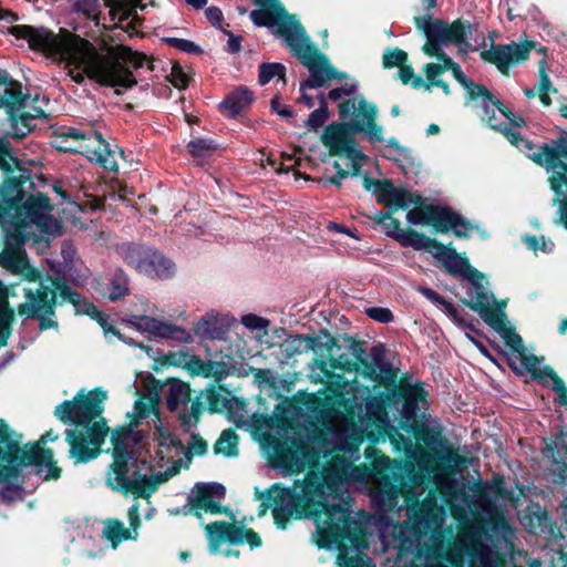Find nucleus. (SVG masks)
I'll use <instances>...</instances> for the list:
<instances>
[{
    "mask_svg": "<svg viewBox=\"0 0 567 567\" xmlns=\"http://www.w3.org/2000/svg\"><path fill=\"white\" fill-rule=\"evenodd\" d=\"M274 522L285 529L291 518H313L317 524L319 548L336 547L340 553L349 548H367L368 540L360 523L341 504H329L323 486L309 482L300 495L293 489L274 484L268 491Z\"/></svg>",
    "mask_w": 567,
    "mask_h": 567,
    "instance_id": "f257e3e1",
    "label": "nucleus"
},
{
    "mask_svg": "<svg viewBox=\"0 0 567 567\" xmlns=\"http://www.w3.org/2000/svg\"><path fill=\"white\" fill-rule=\"evenodd\" d=\"M370 430L365 432L369 446L364 450L367 464L354 468L359 474L355 480L363 476H373L381 481L379 492L380 502L394 507L398 497L402 494L408 483L420 484V476L411 462L395 461L385 456L374 445L386 439L391 442L394 451L401 452L412 446L410 437L402 434L399 429L392 425L386 415L370 419Z\"/></svg>",
    "mask_w": 567,
    "mask_h": 567,
    "instance_id": "f03ea898",
    "label": "nucleus"
},
{
    "mask_svg": "<svg viewBox=\"0 0 567 567\" xmlns=\"http://www.w3.org/2000/svg\"><path fill=\"white\" fill-rule=\"evenodd\" d=\"M107 392L95 388L85 393L80 390L72 400H64L54 409V416L63 424L74 425L65 430L69 457L73 463L84 464L97 458L109 435L110 427L102 414Z\"/></svg>",
    "mask_w": 567,
    "mask_h": 567,
    "instance_id": "7ed1b4c3",
    "label": "nucleus"
},
{
    "mask_svg": "<svg viewBox=\"0 0 567 567\" xmlns=\"http://www.w3.org/2000/svg\"><path fill=\"white\" fill-rule=\"evenodd\" d=\"M340 118L350 121L332 122L326 126L320 140L328 148L329 156L351 159L349 176L361 174V161L368 156L357 146L355 134L362 133L370 143L384 142L383 127L377 123L378 107L362 95L343 100L338 105Z\"/></svg>",
    "mask_w": 567,
    "mask_h": 567,
    "instance_id": "20e7f679",
    "label": "nucleus"
},
{
    "mask_svg": "<svg viewBox=\"0 0 567 567\" xmlns=\"http://www.w3.org/2000/svg\"><path fill=\"white\" fill-rule=\"evenodd\" d=\"M408 518L393 527V543L402 558L439 559L452 540L443 530L444 517L433 502H415Z\"/></svg>",
    "mask_w": 567,
    "mask_h": 567,
    "instance_id": "39448f33",
    "label": "nucleus"
},
{
    "mask_svg": "<svg viewBox=\"0 0 567 567\" xmlns=\"http://www.w3.org/2000/svg\"><path fill=\"white\" fill-rule=\"evenodd\" d=\"M25 185L30 189L35 187L31 171L28 168H19L17 176H8L0 185V225L9 217L22 220L29 226L37 223L44 212L53 208L50 198L43 193L25 198Z\"/></svg>",
    "mask_w": 567,
    "mask_h": 567,
    "instance_id": "423d86ee",
    "label": "nucleus"
},
{
    "mask_svg": "<svg viewBox=\"0 0 567 567\" xmlns=\"http://www.w3.org/2000/svg\"><path fill=\"white\" fill-rule=\"evenodd\" d=\"M84 63L90 80L102 86L116 87V94L121 93L118 87L132 89L137 84L127 64L134 69H141L147 63V69L154 70L153 62L148 61L146 54L133 51L125 45H118L106 54H95Z\"/></svg>",
    "mask_w": 567,
    "mask_h": 567,
    "instance_id": "0eeeda50",
    "label": "nucleus"
},
{
    "mask_svg": "<svg viewBox=\"0 0 567 567\" xmlns=\"http://www.w3.org/2000/svg\"><path fill=\"white\" fill-rule=\"evenodd\" d=\"M113 445V462L110 465L107 476V485L115 492H121L124 495L133 494L137 498H148L154 494L158 486L166 482L165 474L145 475L138 468L133 471V480L128 478L133 452L124 443L123 437L114 434L111 439Z\"/></svg>",
    "mask_w": 567,
    "mask_h": 567,
    "instance_id": "6e6552de",
    "label": "nucleus"
},
{
    "mask_svg": "<svg viewBox=\"0 0 567 567\" xmlns=\"http://www.w3.org/2000/svg\"><path fill=\"white\" fill-rule=\"evenodd\" d=\"M256 9L249 18L258 28L271 29V33L281 39L290 53L296 56L310 37L297 17L290 13L281 0H252Z\"/></svg>",
    "mask_w": 567,
    "mask_h": 567,
    "instance_id": "1a4fd4ad",
    "label": "nucleus"
},
{
    "mask_svg": "<svg viewBox=\"0 0 567 567\" xmlns=\"http://www.w3.org/2000/svg\"><path fill=\"white\" fill-rule=\"evenodd\" d=\"M413 21L417 30L422 31L426 38L422 51L427 56L440 61L439 65L443 72L449 71L456 63L442 50L443 47L464 44L471 48V43L466 40L467 35L472 34L470 21L460 18L452 23H446L441 19H432L431 14L414 17Z\"/></svg>",
    "mask_w": 567,
    "mask_h": 567,
    "instance_id": "9d476101",
    "label": "nucleus"
},
{
    "mask_svg": "<svg viewBox=\"0 0 567 567\" xmlns=\"http://www.w3.org/2000/svg\"><path fill=\"white\" fill-rule=\"evenodd\" d=\"M6 435L3 466L12 467L17 472L9 477H18L21 467L29 465L35 466V474L43 481H58L61 477L62 468L58 465L51 447H39L38 444L21 446L22 435L8 424Z\"/></svg>",
    "mask_w": 567,
    "mask_h": 567,
    "instance_id": "9b49d317",
    "label": "nucleus"
},
{
    "mask_svg": "<svg viewBox=\"0 0 567 567\" xmlns=\"http://www.w3.org/2000/svg\"><path fill=\"white\" fill-rule=\"evenodd\" d=\"M8 32L17 39L27 40L33 51L43 52L60 60H79L82 56L83 47L91 42L79 35L61 39L48 28H35L29 24L11 25Z\"/></svg>",
    "mask_w": 567,
    "mask_h": 567,
    "instance_id": "f8f14e48",
    "label": "nucleus"
},
{
    "mask_svg": "<svg viewBox=\"0 0 567 567\" xmlns=\"http://www.w3.org/2000/svg\"><path fill=\"white\" fill-rule=\"evenodd\" d=\"M116 251L131 268L151 279L167 280L175 275V264L157 248L135 241L118 244Z\"/></svg>",
    "mask_w": 567,
    "mask_h": 567,
    "instance_id": "ddd939ff",
    "label": "nucleus"
},
{
    "mask_svg": "<svg viewBox=\"0 0 567 567\" xmlns=\"http://www.w3.org/2000/svg\"><path fill=\"white\" fill-rule=\"evenodd\" d=\"M205 395L209 413L227 412V414L231 416L237 410L245 408V400L243 398L231 395L230 391L225 385L216 388L214 384H210L207 390H200L193 399L189 412L181 411L178 413V420L185 431H189L190 427L198 424L204 411L202 400Z\"/></svg>",
    "mask_w": 567,
    "mask_h": 567,
    "instance_id": "4468645a",
    "label": "nucleus"
},
{
    "mask_svg": "<svg viewBox=\"0 0 567 567\" xmlns=\"http://www.w3.org/2000/svg\"><path fill=\"white\" fill-rule=\"evenodd\" d=\"M23 296L25 300L17 307V313L23 320H37L40 331L59 328L55 313L59 300L51 293L49 285L41 282L37 288H24Z\"/></svg>",
    "mask_w": 567,
    "mask_h": 567,
    "instance_id": "2eb2a0df",
    "label": "nucleus"
},
{
    "mask_svg": "<svg viewBox=\"0 0 567 567\" xmlns=\"http://www.w3.org/2000/svg\"><path fill=\"white\" fill-rule=\"evenodd\" d=\"M529 158L539 166L553 169L549 184L556 196L564 195V186L567 192V162L563 161L564 158L567 159L566 131L556 140L540 145L537 152L529 155Z\"/></svg>",
    "mask_w": 567,
    "mask_h": 567,
    "instance_id": "dca6fc26",
    "label": "nucleus"
},
{
    "mask_svg": "<svg viewBox=\"0 0 567 567\" xmlns=\"http://www.w3.org/2000/svg\"><path fill=\"white\" fill-rule=\"evenodd\" d=\"M295 58L308 68L310 73V76L302 81V89H318L324 86L330 80L349 79L346 72L339 71L330 63L329 58L317 48L311 39Z\"/></svg>",
    "mask_w": 567,
    "mask_h": 567,
    "instance_id": "f3484780",
    "label": "nucleus"
},
{
    "mask_svg": "<svg viewBox=\"0 0 567 567\" xmlns=\"http://www.w3.org/2000/svg\"><path fill=\"white\" fill-rule=\"evenodd\" d=\"M320 334L326 338L324 350L328 353V360L331 369L344 372L357 370L358 362L367 355L364 342L353 336L343 334L342 344L333 338L327 329H320Z\"/></svg>",
    "mask_w": 567,
    "mask_h": 567,
    "instance_id": "a211bd4d",
    "label": "nucleus"
},
{
    "mask_svg": "<svg viewBox=\"0 0 567 567\" xmlns=\"http://www.w3.org/2000/svg\"><path fill=\"white\" fill-rule=\"evenodd\" d=\"M82 142L83 144L75 148L60 145L58 150L84 154L91 163L100 165L103 169L117 172V157L124 156L122 148L117 145H111L100 132L93 130L86 132V138Z\"/></svg>",
    "mask_w": 567,
    "mask_h": 567,
    "instance_id": "6ab92c4d",
    "label": "nucleus"
},
{
    "mask_svg": "<svg viewBox=\"0 0 567 567\" xmlns=\"http://www.w3.org/2000/svg\"><path fill=\"white\" fill-rule=\"evenodd\" d=\"M272 447L278 466L289 472H298L305 460L318 457V451L302 437L284 436Z\"/></svg>",
    "mask_w": 567,
    "mask_h": 567,
    "instance_id": "aec40b11",
    "label": "nucleus"
},
{
    "mask_svg": "<svg viewBox=\"0 0 567 567\" xmlns=\"http://www.w3.org/2000/svg\"><path fill=\"white\" fill-rule=\"evenodd\" d=\"M536 43L526 40L523 43L512 41L507 44H493L489 50L480 53L484 62L494 64L504 75H508L511 66L519 64L528 60L530 50Z\"/></svg>",
    "mask_w": 567,
    "mask_h": 567,
    "instance_id": "412c9836",
    "label": "nucleus"
},
{
    "mask_svg": "<svg viewBox=\"0 0 567 567\" xmlns=\"http://www.w3.org/2000/svg\"><path fill=\"white\" fill-rule=\"evenodd\" d=\"M163 362L172 367H183L190 375L214 378L216 382H220L228 374L227 367L224 362L203 360L196 354H189L184 351L165 354Z\"/></svg>",
    "mask_w": 567,
    "mask_h": 567,
    "instance_id": "4be33fe9",
    "label": "nucleus"
},
{
    "mask_svg": "<svg viewBox=\"0 0 567 567\" xmlns=\"http://www.w3.org/2000/svg\"><path fill=\"white\" fill-rule=\"evenodd\" d=\"M95 290L105 299L115 302L131 293L130 277L120 267L109 270L94 279Z\"/></svg>",
    "mask_w": 567,
    "mask_h": 567,
    "instance_id": "5701e85b",
    "label": "nucleus"
},
{
    "mask_svg": "<svg viewBox=\"0 0 567 567\" xmlns=\"http://www.w3.org/2000/svg\"><path fill=\"white\" fill-rule=\"evenodd\" d=\"M423 246L421 250L432 254L452 276H461L465 267L468 266L467 258L457 254L455 248L446 246L435 238L427 236Z\"/></svg>",
    "mask_w": 567,
    "mask_h": 567,
    "instance_id": "b1692460",
    "label": "nucleus"
},
{
    "mask_svg": "<svg viewBox=\"0 0 567 567\" xmlns=\"http://www.w3.org/2000/svg\"><path fill=\"white\" fill-rule=\"evenodd\" d=\"M206 535L212 548H216L220 543L227 542L231 545L244 544V536L247 527L236 525L225 520H216L205 526Z\"/></svg>",
    "mask_w": 567,
    "mask_h": 567,
    "instance_id": "393cba45",
    "label": "nucleus"
},
{
    "mask_svg": "<svg viewBox=\"0 0 567 567\" xmlns=\"http://www.w3.org/2000/svg\"><path fill=\"white\" fill-rule=\"evenodd\" d=\"M546 451L551 456L554 473L560 482L567 478V432L559 427L558 433L545 440Z\"/></svg>",
    "mask_w": 567,
    "mask_h": 567,
    "instance_id": "a878e982",
    "label": "nucleus"
},
{
    "mask_svg": "<svg viewBox=\"0 0 567 567\" xmlns=\"http://www.w3.org/2000/svg\"><path fill=\"white\" fill-rule=\"evenodd\" d=\"M383 228L388 237L396 240L401 246L412 247L414 250H421L424 247L423 241L427 237L412 228L403 230L400 220L394 218L393 215H391V218H386Z\"/></svg>",
    "mask_w": 567,
    "mask_h": 567,
    "instance_id": "bb28decb",
    "label": "nucleus"
},
{
    "mask_svg": "<svg viewBox=\"0 0 567 567\" xmlns=\"http://www.w3.org/2000/svg\"><path fill=\"white\" fill-rule=\"evenodd\" d=\"M426 396L427 391L423 388L422 383L411 384L408 380H402L395 389H390L385 399L388 405H394L405 402H424L426 401Z\"/></svg>",
    "mask_w": 567,
    "mask_h": 567,
    "instance_id": "cd10ccee",
    "label": "nucleus"
},
{
    "mask_svg": "<svg viewBox=\"0 0 567 567\" xmlns=\"http://www.w3.org/2000/svg\"><path fill=\"white\" fill-rule=\"evenodd\" d=\"M0 76L4 78L0 82V86H3V93L0 94V109L6 107L9 110L10 106L25 107L29 100V94L22 92V84L13 80L6 70L0 71Z\"/></svg>",
    "mask_w": 567,
    "mask_h": 567,
    "instance_id": "c85d7f7f",
    "label": "nucleus"
},
{
    "mask_svg": "<svg viewBox=\"0 0 567 567\" xmlns=\"http://www.w3.org/2000/svg\"><path fill=\"white\" fill-rule=\"evenodd\" d=\"M443 210L444 206L442 205L414 207L408 212L406 220L412 225L431 226L433 227L434 233L439 234Z\"/></svg>",
    "mask_w": 567,
    "mask_h": 567,
    "instance_id": "c756f323",
    "label": "nucleus"
},
{
    "mask_svg": "<svg viewBox=\"0 0 567 567\" xmlns=\"http://www.w3.org/2000/svg\"><path fill=\"white\" fill-rule=\"evenodd\" d=\"M168 389L165 393V404L168 411L175 412L181 406L192 403V392L189 383L177 378H168Z\"/></svg>",
    "mask_w": 567,
    "mask_h": 567,
    "instance_id": "7c9ffc66",
    "label": "nucleus"
},
{
    "mask_svg": "<svg viewBox=\"0 0 567 567\" xmlns=\"http://www.w3.org/2000/svg\"><path fill=\"white\" fill-rule=\"evenodd\" d=\"M254 102V92L240 85L233 90L219 104L220 110H227L229 117H235L246 111Z\"/></svg>",
    "mask_w": 567,
    "mask_h": 567,
    "instance_id": "2f4dec72",
    "label": "nucleus"
},
{
    "mask_svg": "<svg viewBox=\"0 0 567 567\" xmlns=\"http://www.w3.org/2000/svg\"><path fill=\"white\" fill-rule=\"evenodd\" d=\"M309 408L312 411H319L329 416H338L343 411H350L352 405L350 399L346 398V395L342 392L337 391L332 395L327 396L324 399H312L311 405Z\"/></svg>",
    "mask_w": 567,
    "mask_h": 567,
    "instance_id": "473e14b6",
    "label": "nucleus"
},
{
    "mask_svg": "<svg viewBox=\"0 0 567 567\" xmlns=\"http://www.w3.org/2000/svg\"><path fill=\"white\" fill-rule=\"evenodd\" d=\"M24 107L10 106L9 110H7L8 117L11 122V132L8 133V136L18 141L24 138L35 128L31 113L22 111Z\"/></svg>",
    "mask_w": 567,
    "mask_h": 567,
    "instance_id": "72a5a7b5",
    "label": "nucleus"
},
{
    "mask_svg": "<svg viewBox=\"0 0 567 567\" xmlns=\"http://www.w3.org/2000/svg\"><path fill=\"white\" fill-rule=\"evenodd\" d=\"M472 228L473 225L470 223V220L454 212L449 206H444L439 234H447L452 230L457 238H468V231Z\"/></svg>",
    "mask_w": 567,
    "mask_h": 567,
    "instance_id": "f704fd0d",
    "label": "nucleus"
},
{
    "mask_svg": "<svg viewBox=\"0 0 567 567\" xmlns=\"http://www.w3.org/2000/svg\"><path fill=\"white\" fill-rule=\"evenodd\" d=\"M1 226L6 233L4 247L22 254L23 246L29 239L28 234H25L28 225L23 224L22 220L6 217Z\"/></svg>",
    "mask_w": 567,
    "mask_h": 567,
    "instance_id": "c9c22d12",
    "label": "nucleus"
},
{
    "mask_svg": "<svg viewBox=\"0 0 567 567\" xmlns=\"http://www.w3.org/2000/svg\"><path fill=\"white\" fill-rule=\"evenodd\" d=\"M158 405H159V399H157L156 396L145 395L135 401L134 410H135L136 416L140 419H145V417L150 416L151 414H153L156 417L157 423L155 425V431L163 437V440L159 442V445L164 446L166 431L161 421Z\"/></svg>",
    "mask_w": 567,
    "mask_h": 567,
    "instance_id": "e433bc0d",
    "label": "nucleus"
},
{
    "mask_svg": "<svg viewBox=\"0 0 567 567\" xmlns=\"http://www.w3.org/2000/svg\"><path fill=\"white\" fill-rule=\"evenodd\" d=\"M105 6L111 9V12L118 13L120 21L131 20L133 24L141 25L143 19L137 14L136 9L144 10L147 4L144 0H104Z\"/></svg>",
    "mask_w": 567,
    "mask_h": 567,
    "instance_id": "4c0bfd02",
    "label": "nucleus"
},
{
    "mask_svg": "<svg viewBox=\"0 0 567 567\" xmlns=\"http://www.w3.org/2000/svg\"><path fill=\"white\" fill-rule=\"evenodd\" d=\"M195 336L203 339L224 340L227 330L219 324L218 316L206 313L198 321L193 322Z\"/></svg>",
    "mask_w": 567,
    "mask_h": 567,
    "instance_id": "58836bf2",
    "label": "nucleus"
},
{
    "mask_svg": "<svg viewBox=\"0 0 567 567\" xmlns=\"http://www.w3.org/2000/svg\"><path fill=\"white\" fill-rule=\"evenodd\" d=\"M370 354L371 360H369L368 354L364 355L360 360L361 362H358L357 370L353 372L361 371L364 379L375 382L381 367L384 365V346L382 343L373 346Z\"/></svg>",
    "mask_w": 567,
    "mask_h": 567,
    "instance_id": "ea45409f",
    "label": "nucleus"
},
{
    "mask_svg": "<svg viewBox=\"0 0 567 567\" xmlns=\"http://www.w3.org/2000/svg\"><path fill=\"white\" fill-rule=\"evenodd\" d=\"M384 185L385 187L383 190H388L390 193V197H385V194H377V202L388 206L392 214L399 209H408L406 200L408 196H410V190L395 187L390 179L389 182H385Z\"/></svg>",
    "mask_w": 567,
    "mask_h": 567,
    "instance_id": "a19ab883",
    "label": "nucleus"
},
{
    "mask_svg": "<svg viewBox=\"0 0 567 567\" xmlns=\"http://www.w3.org/2000/svg\"><path fill=\"white\" fill-rule=\"evenodd\" d=\"M417 411L419 403H402V409L400 411L401 416L399 420V427L416 439L420 437V434L423 430V425H421L417 421Z\"/></svg>",
    "mask_w": 567,
    "mask_h": 567,
    "instance_id": "79ce46f5",
    "label": "nucleus"
},
{
    "mask_svg": "<svg viewBox=\"0 0 567 567\" xmlns=\"http://www.w3.org/2000/svg\"><path fill=\"white\" fill-rule=\"evenodd\" d=\"M321 336H303L295 334L288 339L289 355L301 354L303 352L317 351L324 349V342H321Z\"/></svg>",
    "mask_w": 567,
    "mask_h": 567,
    "instance_id": "37998d69",
    "label": "nucleus"
},
{
    "mask_svg": "<svg viewBox=\"0 0 567 567\" xmlns=\"http://www.w3.org/2000/svg\"><path fill=\"white\" fill-rule=\"evenodd\" d=\"M45 279L47 281H49V287H51V293H54L55 300H58L59 298L61 299V301H59V305H61L62 302H69L73 306H78L76 303L80 302V292L73 290L64 280V278L47 274Z\"/></svg>",
    "mask_w": 567,
    "mask_h": 567,
    "instance_id": "c03bdc74",
    "label": "nucleus"
},
{
    "mask_svg": "<svg viewBox=\"0 0 567 567\" xmlns=\"http://www.w3.org/2000/svg\"><path fill=\"white\" fill-rule=\"evenodd\" d=\"M103 535L112 543L113 547L123 540H135L138 536L137 533H132L131 529L125 528L124 524L117 518H109L105 522Z\"/></svg>",
    "mask_w": 567,
    "mask_h": 567,
    "instance_id": "a18cd8bd",
    "label": "nucleus"
},
{
    "mask_svg": "<svg viewBox=\"0 0 567 567\" xmlns=\"http://www.w3.org/2000/svg\"><path fill=\"white\" fill-rule=\"evenodd\" d=\"M468 555L467 544L463 540L452 539L439 558L452 567H464Z\"/></svg>",
    "mask_w": 567,
    "mask_h": 567,
    "instance_id": "49530a36",
    "label": "nucleus"
},
{
    "mask_svg": "<svg viewBox=\"0 0 567 567\" xmlns=\"http://www.w3.org/2000/svg\"><path fill=\"white\" fill-rule=\"evenodd\" d=\"M449 71L452 72L453 78L466 90L468 100L474 101L477 100L480 95H491V91L486 86L470 80L457 63Z\"/></svg>",
    "mask_w": 567,
    "mask_h": 567,
    "instance_id": "de8ad7c7",
    "label": "nucleus"
},
{
    "mask_svg": "<svg viewBox=\"0 0 567 567\" xmlns=\"http://www.w3.org/2000/svg\"><path fill=\"white\" fill-rule=\"evenodd\" d=\"M188 504L192 508L203 509L210 514H226L234 518L233 512L227 507L223 506L219 502H215L206 493L196 494L194 497H188Z\"/></svg>",
    "mask_w": 567,
    "mask_h": 567,
    "instance_id": "09e8293b",
    "label": "nucleus"
},
{
    "mask_svg": "<svg viewBox=\"0 0 567 567\" xmlns=\"http://www.w3.org/2000/svg\"><path fill=\"white\" fill-rule=\"evenodd\" d=\"M81 50H82L83 58H81L79 60H71V59L63 60L68 64L75 66V69H72L69 71V75L72 79V81H74L78 84H82L85 80V76L89 78V74L86 72V64L84 63V61L86 59L87 60L92 59V56L95 54H100L92 43H91V47L85 45Z\"/></svg>",
    "mask_w": 567,
    "mask_h": 567,
    "instance_id": "8fccbe9b",
    "label": "nucleus"
},
{
    "mask_svg": "<svg viewBox=\"0 0 567 567\" xmlns=\"http://www.w3.org/2000/svg\"><path fill=\"white\" fill-rule=\"evenodd\" d=\"M22 168L20 166L19 158L14 153V148L11 143L8 141V134L6 136H0V169L9 175L13 173V169Z\"/></svg>",
    "mask_w": 567,
    "mask_h": 567,
    "instance_id": "3c124183",
    "label": "nucleus"
},
{
    "mask_svg": "<svg viewBox=\"0 0 567 567\" xmlns=\"http://www.w3.org/2000/svg\"><path fill=\"white\" fill-rule=\"evenodd\" d=\"M540 377L536 380L545 383V377L549 378L553 381V390L558 394L557 402L567 408V388L565 381L555 372V370L550 365H545L543 369H539Z\"/></svg>",
    "mask_w": 567,
    "mask_h": 567,
    "instance_id": "603ef678",
    "label": "nucleus"
},
{
    "mask_svg": "<svg viewBox=\"0 0 567 567\" xmlns=\"http://www.w3.org/2000/svg\"><path fill=\"white\" fill-rule=\"evenodd\" d=\"M237 444L238 435L235 430L226 429L221 432L219 439L214 444V452L216 454L223 453L226 456H235L238 453Z\"/></svg>",
    "mask_w": 567,
    "mask_h": 567,
    "instance_id": "864d4df0",
    "label": "nucleus"
},
{
    "mask_svg": "<svg viewBox=\"0 0 567 567\" xmlns=\"http://www.w3.org/2000/svg\"><path fill=\"white\" fill-rule=\"evenodd\" d=\"M370 429V420H368L363 427L354 432L352 435L349 436V439L341 443V451H343L344 453H349L350 457L358 458L360 445L364 441H368L365 432H368Z\"/></svg>",
    "mask_w": 567,
    "mask_h": 567,
    "instance_id": "5fc2aeb1",
    "label": "nucleus"
},
{
    "mask_svg": "<svg viewBox=\"0 0 567 567\" xmlns=\"http://www.w3.org/2000/svg\"><path fill=\"white\" fill-rule=\"evenodd\" d=\"M258 82L261 85L269 83L275 76L286 82V66L279 62H264L258 68Z\"/></svg>",
    "mask_w": 567,
    "mask_h": 567,
    "instance_id": "6e6d98bb",
    "label": "nucleus"
},
{
    "mask_svg": "<svg viewBox=\"0 0 567 567\" xmlns=\"http://www.w3.org/2000/svg\"><path fill=\"white\" fill-rule=\"evenodd\" d=\"M218 145L213 140L202 137L193 138L188 142L187 148L195 159H204L210 156Z\"/></svg>",
    "mask_w": 567,
    "mask_h": 567,
    "instance_id": "4d7b16f0",
    "label": "nucleus"
},
{
    "mask_svg": "<svg viewBox=\"0 0 567 567\" xmlns=\"http://www.w3.org/2000/svg\"><path fill=\"white\" fill-rule=\"evenodd\" d=\"M153 336L164 339H175L184 342H188L190 340V336L185 329L161 320H158Z\"/></svg>",
    "mask_w": 567,
    "mask_h": 567,
    "instance_id": "13d9d810",
    "label": "nucleus"
},
{
    "mask_svg": "<svg viewBox=\"0 0 567 567\" xmlns=\"http://www.w3.org/2000/svg\"><path fill=\"white\" fill-rule=\"evenodd\" d=\"M481 318L497 333H502L507 328V316L501 307L491 308Z\"/></svg>",
    "mask_w": 567,
    "mask_h": 567,
    "instance_id": "bf43d9fd",
    "label": "nucleus"
},
{
    "mask_svg": "<svg viewBox=\"0 0 567 567\" xmlns=\"http://www.w3.org/2000/svg\"><path fill=\"white\" fill-rule=\"evenodd\" d=\"M398 155L399 157H393L392 161L399 165L405 175L410 172L417 173L421 164L411 148L405 146L399 148Z\"/></svg>",
    "mask_w": 567,
    "mask_h": 567,
    "instance_id": "052dcab7",
    "label": "nucleus"
},
{
    "mask_svg": "<svg viewBox=\"0 0 567 567\" xmlns=\"http://www.w3.org/2000/svg\"><path fill=\"white\" fill-rule=\"evenodd\" d=\"M493 295H488L482 286L481 289H476L475 300L462 298L461 302L468 309L482 315L488 309H491L489 300Z\"/></svg>",
    "mask_w": 567,
    "mask_h": 567,
    "instance_id": "680f3d73",
    "label": "nucleus"
},
{
    "mask_svg": "<svg viewBox=\"0 0 567 567\" xmlns=\"http://www.w3.org/2000/svg\"><path fill=\"white\" fill-rule=\"evenodd\" d=\"M408 62V53L400 49H386L382 55V66L384 69L400 68L402 64Z\"/></svg>",
    "mask_w": 567,
    "mask_h": 567,
    "instance_id": "e2e57ef3",
    "label": "nucleus"
},
{
    "mask_svg": "<svg viewBox=\"0 0 567 567\" xmlns=\"http://www.w3.org/2000/svg\"><path fill=\"white\" fill-rule=\"evenodd\" d=\"M16 319V312L7 300V288L0 280V328L11 327Z\"/></svg>",
    "mask_w": 567,
    "mask_h": 567,
    "instance_id": "0e129e2a",
    "label": "nucleus"
},
{
    "mask_svg": "<svg viewBox=\"0 0 567 567\" xmlns=\"http://www.w3.org/2000/svg\"><path fill=\"white\" fill-rule=\"evenodd\" d=\"M375 383L385 386L386 393H389L390 389H395L400 383L398 381L396 370L384 361V365L381 367Z\"/></svg>",
    "mask_w": 567,
    "mask_h": 567,
    "instance_id": "69168bd1",
    "label": "nucleus"
},
{
    "mask_svg": "<svg viewBox=\"0 0 567 567\" xmlns=\"http://www.w3.org/2000/svg\"><path fill=\"white\" fill-rule=\"evenodd\" d=\"M488 126L492 130L502 133L514 146H516L524 137L519 132L512 130L505 123H496L494 111H492V116H488Z\"/></svg>",
    "mask_w": 567,
    "mask_h": 567,
    "instance_id": "338daca9",
    "label": "nucleus"
},
{
    "mask_svg": "<svg viewBox=\"0 0 567 567\" xmlns=\"http://www.w3.org/2000/svg\"><path fill=\"white\" fill-rule=\"evenodd\" d=\"M505 344L512 349L513 352L523 353L526 351V347L523 338L515 331L513 327H507L501 333Z\"/></svg>",
    "mask_w": 567,
    "mask_h": 567,
    "instance_id": "774afa93",
    "label": "nucleus"
}]
</instances>
